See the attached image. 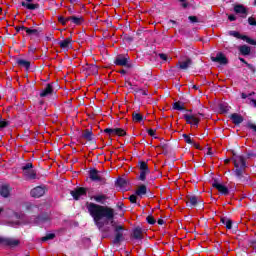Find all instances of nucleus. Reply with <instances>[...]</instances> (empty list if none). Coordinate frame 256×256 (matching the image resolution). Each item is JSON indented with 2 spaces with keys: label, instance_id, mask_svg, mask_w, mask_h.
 <instances>
[{
  "label": "nucleus",
  "instance_id": "9d476101",
  "mask_svg": "<svg viewBox=\"0 0 256 256\" xmlns=\"http://www.w3.org/2000/svg\"><path fill=\"white\" fill-rule=\"evenodd\" d=\"M0 244L7 245L8 247H17V245H19V240L15 239V238L0 237Z\"/></svg>",
  "mask_w": 256,
  "mask_h": 256
},
{
  "label": "nucleus",
  "instance_id": "4d7b16f0",
  "mask_svg": "<svg viewBox=\"0 0 256 256\" xmlns=\"http://www.w3.org/2000/svg\"><path fill=\"white\" fill-rule=\"evenodd\" d=\"M138 93H140V95H147V91H145V90H143V89H142V91H140V92H138Z\"/></svg>",
  "mask_w": 256,
  "mask_h": 256
},
{
  "label": "nucleus",
  "instance_id": "4be33fe9",
  "mask_svg": "<svg viewBox=\"0 0 256 256\" xmlns=\"http://www.w3.org/2000/svg\"><path fill=\"white\" fill-rule=\"evenodd\" d=\"M234 11L235 13H238L240 15H242V17H247V9L243 7V5H236L234 7Z\"/></svg>",
  "mask_w": 256,
  "mask_h": 256
},
{
  "label": "nucleus",
  "instance_id": "c85d7f7f",
  "mask_svg": "<svg viewBox=\"0 0 256 256\" xmlns=\"http://www.w3.org/2000/svg\"><path fill=\"white\" fill-rule=\"evenodd\" d=\"M133 237L134 239H143V231L141 230V228L134 229Z\"/></svg>",
  "mask_w": 256,
  "mask_h": 256
},
{
  "label": "nucleus",
  "instance_id": "774afa93",
  "mask_svg": "<svg viewBox=\"0 0 256 256\" xmlns=\"http://www.w3.org/2000/svg\"><path fill=\"white\" fill-rule=\"evenodd\" d=\"M252 102L254 103V105H256V100H252Z\"/></svg>",
  "mask_w": 256,
  "mask_h": 256
},
{
  "label": "nucleus",
  "instance_id": "ddd939ff",
  "mask_svg": "<svg viewBox=\"0 0 256 256\" xmlns=\"http://www.w3.org/2000/svg\"><path fill=\"white\" fill-rule=\"evenodd\" d=\"M212 186L219 191L222 195H229V188L227 186L219 183V182H214Z\"/></svg>",
  "mask_w": 256,
  "mask_h": 256
},
{
  "label": "nucleus",
  "instance_id": "6e6d98bb",
  "mask_svg": "<svg viewBox=\"0 0 256 256\" xmlns=\"http://www.w3.org/2000/svg\"><path fill=\"white\" fill-rule=\"evenodd\" d=\"M250 129H253L256 132V125L255 124H250Z\"/></svg>",
  "mask_w": 256,
  "mask_h": 256
},
{
  "label": "nucleus",
  "instance_id": "de8ad7c7",
  "mask_svg": "<svg viewBox=\"0 0 256 256\" xmlns=\"http://www.w3.org/2000/svg\"><path fill=\"white\" fill-rule=\"evenodd\" d=\"M188 19H189V21H191V23H197V21H198L196 16H189Z\"/></svg>",
  "mask_w": 256,
  "mask_h": 256
},
{
  "label": "nucleus",
  "instance_id": "6e6552de",
  "mask_svg": "<svg viewBox=\"0 0 256 256\" xmlns=\"http://www.w3.org/2000/svg\"><path fill=\"white\" fill-rule=\"evenodd\" d=\"M229 35H231V37H236V39H242V41H246V43H249V45H256L255 40H253L247 36H243L237 31H230Z\"/></svg>",
  "mask_w": 256,
  "mask_h": 256
},
{
  "label": "nucleus",
  "instance_id": "8fccbe9b",
  "mask_svg": "<svg viewBox=\"0 0 256 256\" xmlns=\"http://www.w3.org/2000/svg\"><path fill=\"white\" fill-rule=\"evenodd\" d=\"M148 135H150V137H155V130L149 129L148 130Z\"/></svg>",
  "mask_w": 256,
  "mask_h": 256
},
{
  "label": "nucleus",
  "instance_id": "bf43d9fd",
  "mask_svg": "<svg viewBox=\"0 0 256 256\" xmlns=\"http://www.w3.org/2000/svg\"><path fill=\"white\" fill-rule=\"evenodd\" d=\"M119 73H121V75H125L127 73V71L125 69H122L119 71Z\"/></svg>",
  "mask_w": 256,
  "mask_h": 256
},
{
  "label": "nucleus",
  "instance_id": "9b49d317",
  "mask_svg": "<svg viewBox=\"0 0 256 256\" xmlns=\"http://www.w3.org/2000/svg\"><path fill=\"white\" fill-rule=\"evenodd\" d=\"M104 133H107L108 135H118V137L125 136V130L121 128H106Z\"/></svg>",
  "mask_w": 256,
  "mask_h": 256
},
{
  "label": "nucleus",
  "instance_id": "79ce46f5",
  "mask_svg": "<svg viewBox=\"0 0 256 256\" xmlns=\"http://www.w3.org/2000/svg\"><path fill=\"white\" fill-rule=\"evenodd\" d=\"M147 223H149V225H155L156 221L155 218H153V216H148L146 218Z\"/></svg>",
  "mask_w": 256,
  "mask_h": 256
},
{
  "label": "nucleus",
  "instance_id": "69168bd1",
  "mask_svg": "<svg viewBox=\"0 0 256 256\" xmlns=\"http://www.w3.org/2000/svg\"><path fill=\"white\" fill-rule=\"evenodd\" d=\"M162 149H167V145L164 144V145L162 146Z\"/></svg>",
  "mask_w": 256,
  "mask_h": 256
},
{
  "label": "nucleus",
  "instance_id": "0eeeda50",
  "mask_svg": "<svg viewBox=\"0 0 256 256\" xmlns=\"http://www.w3.org/2000/svg\"><path fill=\"white\" fill-rule=\"evenodd\" d=\"M211 61L219 63V65H227L229 63V60H227V57L222 52L217 53L216 56H211Z\"/></svg>",
  "mask_w": 256,
  "mask_h": 256
},
{
  "label": "nucleus",
  "instance_id": "a211bd4d",
  "mask_svg": "<svg viewBox=\"0 0 256 256\" xmlns=\"http://www.w3.org/2000/svg\"><path fill=\"white\" fill-rule=\"evenodd\" d=\"M0 195L1 197L7 198L9 195H11V188L9 185H3L0 188Z\"/></svg>",
  "mask_w": 256,
  "mask_h": 256
},
{
  "label": "nucleus",
  "instance_id": "e2e57ef3",
  "mask_svg": "<svg viewBox=\"0 0 256 256\" xmlns=\"http://www.w3.org/2000/svg\"><path fill=\"white\" fill-rule=\"evenodd\" d=\"M192 89H195V90L197 91V89H199V86L193 85V86H192Z\"/></svg>",
  "mask_w": 256,
  "mask_h": 256
},
{
  "label": "nucleus",
  "instance_id": "f03ea898",
  "mask_svg": "<svg viewBox=\"0 0 256 256\" xmlns=\"http://www.w3.org/2000/svg\"><path fill=\"white\" fill-rule=\"evenodd\" d=\"M89 177L91 181H95L96 183H99L100 185H105L107 183V179L101 175V172H99L97 169L93 168L89 171Z\"/></svg>",
  "mask_w": 256,
  "mask_h": 256
},
{
  "label": "nucleus",
  "instance_id": "58836bf2",
  "mask_svg": "<svg viewBox=\"0 0 256 256\" xmlns=\"http://www.w3.org/2000/svg\"><path fill=\"white\" fill-rule=\"evenodd\" d=\"M41 221L43 222L45 220L43 219V217L39 216L37 218L34 217V220H30V221H28V223H36L37 225H39V223H41Z\"/></svg>",
  "mask_w": 256,
  "mask_h": 256
},
{
  "label": "nucleus",
  "instance_id": "2eb2a0df",
  "mask_svg": "<svg viewBox=\"0 0 256 256\" xmlns=\"http://www.w3.org/2000/svg\"><path fill=\"white\" fill-rule=\"evenodd\" d=\"M59 47H61L64 51H69L71 49V38H66L60 42H58Z\"/></svg>",
  "mask_w": 256,
  "mask_h": 256
},
{
  "label": "nucleus",
  "instance_id": "f3484780",
  "mask_svg": "<svg viewBox=\"0 0 256 256\" xmlns=\"http://www.w3.org/2000/svg\"><path fill=\"white\" fill-rule=\"evenodd\" d=\"M91 199H94L96 203H101V205H105V202L107 201L108 197L105 194H97L94 195Z\"/></svg>",
  "mask_w": 256,
  "mask_h": 256
},
{
  "label": "nucleus",
  "instance_id": "7ed1b4c3",
  "mask_svg": "<svg viewBox=\"0 0 256 256\" xmlns=\"http://www.w3.org/2000/svg\"><path fill=\"white\" fill-rule=\"evenodd\" d=\"M203 117L202 113L199 114H185L184 119L188 125H194V127H199V121Z\"/></svg>",
  "mask_w": 256,
  "mask_h": 256
},
{
  "label": "nucleus",
  "instance_id": "393cba45",
  "mask_svg": "<svg viewBox=\"0 0 256 256\" xmlns=\"http://www.w3.org/2000/svg\"><path fill=\"white\" fill-rule=\"evenodd\" d=\"M219 109L221 113H229V109H231V106L227 102H221L219 104Z\"/></svg>",
  "mask_w": 256,
  "mask_h": 256
},
{
  "label": "nucleus",
  "instance_id": "052dcab7",
  "mask_svg": "<svg viewBox=\"0 0 256 256\" xmlns=\"http://www.w3.org/2000/svg\"><path fill=\"white\" fill-rule=\"evenodd\" d=\"M241 97H242V99H247L248 96H247V94L242 93V94H241Z\"/></svg>",
  "mask_w": 256,
  "mask_h": 256
},
{
  "label": "nucleus",
  "instance_id": "2f4dec72",
  "mask_svg": "<svg viewBox=\"0 0 256 256\" xmlns=\"http://www.w3.org/2000/svg\"><path fill=\"white\" fill-rule=\"evenodd\" d=\"M221 223H223V225L226 226V229H231L232 225H233V221H231V219L229 218H221Z\"/></svg>",
  "mask_w": 256,
  "mask_h": 256
},
{
  "label": "nucleus",
  "instance_id": "0e129e2a",
  "mask_svg": "<svg viewBox=\"0 0 256 256\" xmlns=\"http://www.w3.org/2000/svg\"><path fill=\"white\" fill-rule=\"evenodd\" d=\"M169 23H173V25H175V23L177 22H175L174 20H169Z\"/></svg>",
  "mask_w": 256,
  "mask_h": 256
},
{
  "label": "nucleus",
  "instance_id": "603ef678",
  "mask_svg": "<svg viewBox=\"0 0 256 256\" xmlns=\"http://www.w3.org/2000/svg\"><path fill=\"white\" fill-rule=\"evenodd\" d=\"M159 57L162 61H167V54H159Z\"/></svg>",
  "mask_w": 256,
  "mask_h": 256
},
{
  "label": "nucleus",
  "instance_id": "473e14b6",
  "mask_svg": "<svg viewBox=\"0 0 256 256\" xmlns=\"http://www.w3.org/2000/svg\"><path fill=\"white\" fill-rule=\"evenodd\" d=\"M173 109H175L176 111H184L185 105L183 104V102H175L173 104Z\"/></svg>",
  "mask_w": 256,
  "mask_h": 256
},
{
  "label": "nucleus",
  "instance_id": "338daca9",
  "mask_svg": "<svg viewBox=\"0 0 256 256\" xmlns=\"http://www.w3.org/2000/svg\"><path fill=\"white\" fill-rule=\"evenodd\" d=\"M76 0H70V3H75Z\"/></svg>",
  "mask_w": 256,
  "mask_h": 256
},
{
  "label": "nucleus",
  "instance_id": "72a5a7b5",
  "mask_svg": "<svg viewBox=\"0 0 256 256\" xmlns=\"http://www.w3.org/2000/svg\"><path fill=\"white\" fill-rule=\"evenodd\" d=\"M132 117H133V121H135V123H141V121H143V115H141L139 113H133Z\"/></svg>",
  "mask_w": 256,
  "mask_h": 256
},
{
  "label": "nucleus",
  "instance_id": "5fc2aeb1",
  "mask_svg": "<svg viewBox=\"0 0 256 256\" xmlns=\"http://www.w3.org/2000/svg\"><path fill=\"white\" fill-rule=\"evenodd\" d=\"M192 145H193V147H195L196 149H201V147L199 146V144H197V143H195V142H193Z\"/></svg>",
  "mask_w": 256,
  "mask_h": 256
},
{
  "label": "nucleus",
  "instance_id": "20e7f679",
  "mask_svg": "<svg viewBox=\"0 0 256 256\" xmlns=\"http://www.w3.org/2000/svg\"><path fill=\"white\" fill-rule=\"evenodd\" d=\"M22 171L27 179H37V172L33 170V163H26L22 166Z\"/></svg>",
  "mask_w": 256,
  "mask_h": 256
},
{
  "label": "nucleus",
  "instance_id": "864d4df0",
  "mask_svg": "<svg viewBox=\"0 0 256 256\" xmlns=\"http://www.w3.org/2000/svg\"><path fill=\"white\" fill-rule=\"evenodd\" d=\"M180 1H181V3H182L181 6L184 7V9H186V7H187V5H188V4H187V1H186V0H180Z\"/></svg>",
  "mask_w": 256,
  "mask_h": 256
},
{
  "label": "nucleus",
  "instance_id": "c9c22d12",
  "mask_svg": "<svg viewBox=\"0 0 256 256\" xmlns=\"http://www.w3.org/2000/svg\"><path fill=\"white\" fill-rule=\"evenodd\" d=\"M116 184L118 187H127V180L125 178H118Z\"/></svg>",
  "mask_w": 256,
  "mask_h": 256
},
{
  "label": "nucleus",
  "instance_id": "cd10ccee",
  "mask_svg": "<svg viewBox=\"0 0 256 256\" xmlns=\"http://www.w3.org/2000/svg\"><path fill=\"white\" fill-rule=\"evenodd\" d=\"M41 31L39 29H31L26 27V34L27 35H34V37H39Z\"/></svg>",
  "mask_w": 256,
  "mask_h": 256
},
{
  "label": "nucleus",
  "instance_id": "7c9ffc66",
  "mask_svg": "<svg viewBox=\"0 0 256 256\" xmlns=\"http://www.w3.org/2000/svg\"><path fill=\"white\" fill-rule=\"evenodd\" d=\"M239 51L242 55H249V53H251V48L247 45H242L240 46Z\"/></svg>",
  "mask_w": 256,
  "mask_h": 256
},
{
  "label": "nucleus",
  "instance_id": "bb28decb",
  "mask_svg": "<svg viewBox=\"0 0 256 256\" xmlns=\"http://www.w3.org/2000/svg\"><path fill=\"white\" fill-rule=\"evenodd\" d=\"M22 7H25L26 9H29V11H35L39 7V4H32L27 2L21 3Z\"/></svg>",
  "mask_w": 256,
  "mask_h": 256
},
{
  "label": "nucleus",
  "instance_id": "423d86ee",
  "mask_svg": "<svg viewBox=\"0 0 256 256\" xmlns=\"http://www.w3.org/2000/svg\"><path fill=\"white\" fill-rule=\"evenodd\" d=\"M139 169H140V176L139 179L140 181H145L147 179V175H149V166L145 162H140L139 163Z\"/></svg>",
  "mask_w": 256,
  "mask_h": 256
},
{
  "label": "nucleus",
  "instance_id": "13d9d810",
  "mask_svg": "<svg viewBox=\"0 0 256 256\" xmlns=\"http://www.w3.org/2000/svg\"><path fill=\"white\" fill-rule=\"evenodd\" d=\"M163 223H165V221L163 219L158 220V225H163Z\"/></svg>",
  "mask_w": 256,
  "mask_h": 256
},
{
  "label": "nucleus",
  "instance_id": "39448f33",
  "mask_svg": "<svg viewBox=\"0 0 256 256\" xmlns=\"http://www.w3.org/2000/svg\"><path fill=\"white\" fill-rule=\"evenodd\" d=\"M70 195H72L75 201H79L81 197H84L85 195H87V189L84 187L76 188L75 190H72L70 192Z\"/></svg>",
  "mask_w": 256,
  "mask_h": 256
},
{
  "label": "nucleus",
  "instance_id": "f704fd0d",
  "mask_svg": "<svg viewBox=\"0 0 256 256\" xmlns=\"http://www.w3.org/2000/svg\"><path fill=\"white\" fill-rule=\"evenodd\" d=\"M55 238V233H48L44 237L41 238V241H52Z\"/></svg>",
  "mask_w": 256,
  "mask_h": 256
},
{
  "label": "nucleus",
  "instance_id": "a18cd8bd",
  "mask_svg": "<svg viewBox=\"0 0 256 256\" xmlns=\"http://www.w3.org/2000/svg\"><path fill=\"white\" fill-rule=\"evenodd\" d=\"M129 201L132 203H137V195L133 194L129 197Z\"/></svg>",
  "mask_w": 256,
  "mask_h": 256
},
{
  "label": "nucleus",
  "instance_id": "f257e3e1",
  "mask_svg": "<svg viewBox=\"0 0 256 256\" xmlns=\"http://www.w3.org/2000/svg\"><path fill=\"white\" fill-rule=\"evenodd\" d=\"M86 209L99 231L107 233L109 229L105 228V225L111 223L116 233L114 243L117 244L123 241V226H115V221H113V219H115V210H113V208L93 202H87Z\"/></svg>",
  "mask_w": 256,
  "mask_h": 256
},
{
  "label": "nucleus",
  "instance_id": "ea45409f",
  "mask_svg": "<svg viewBox=\"0 0 256 256\" xmlns=\"http://www.w3.org/2000/svg\"><path fill=\"white\" fill-rule=\"evenodd\" d=\"M128 85L130 86V89H132V91H134L135 93H139L140 91H143L142 88H140L139 86H133V84L128 83Z\"/></svg>",
  "mask_w": 256,
  "mask_h": 256
},
{
  "label": "nucleus",
  "instance_id": "e433bc0d",
  "mask_svg": "<svg viewBox=\"0 0 256 256\" xmlns=\"http://www.w3.org/2000/svg\"><path fill=\"white\" fill-rule=\"evenodd\" d=\"M245 168H236L235 175L238 179H243V171Z\"/></svg>",
  "mask_w": 256,
  "mask_h": 256
},
{
  "label": "nucleus",
  "instance_id": "3c124183",
  "mask_svg": "<svg viewBox=\"0 0 256 256\" xmlns=\"http://www.w3.org/2000/svg\"><path fill=\"white\" fill-rule=\"evenodd\" d=\"M229 21H237V17L235 15L231 14L228 16Z\"/></svg>",
  "mask_w": 256,
  "mask_h": 256
},
{
  "label": "nucleus",
  "instance_id": "6ab92c4d",
  "mask_svg": "<svg viewBox=\"0 0 256 256\" xmlns=\"http://www.w3.org/2000/svg\"><path fill=\"white\" fill-rule=\"evenodd\" d=\"M192 63L193 62L191 61V59H187L185 61H179L177 63V67H179V69L187 70L188 67H191Z\"/></svg>",
  "mask_w": 256,
  "mask_h": 256
},
{
  "label": "nucleus",
  "instance_id": "c03bdc74",
  "mask_svg": "<svg viewBox=\"0 0 256 256\" xmlns=\"http://www.w3.org/2000/svg\"><path fill=\"white\" fill-rule=\"evenodd\" d=\"M248 23H249V25L255 26V25H256V20H255V18L249 17V18H248Z\"/></svg>",
  "mask_w": 256,
  "mask_h": 256
},
{
  "label": "nucleus",
  "instance_id": "412c9836",
  "mask_svg": "<svg viewBox=\"0 0 256 256\" xmlns=\"http://www.w3.org/2000/svg\"><path fill=\"white\" fill-rule=\"evenodd\" d=\"M16 63L18 65V67H24V69H26V71H29V69L31 67V62H29L27 60L17 59Z\"/></svg>",
  "mask_w": 256,
  "mask_h": 256
},
{
  "label": "nucleus",
  "instance_id": "680f3d73",
  "mask_svg": "<svg viewBox=\"0 0 256 256\" xmlns=\"http://www.w3.org/2000/svg\"><path fill=\"white\" fill-rule=\"evenodd\" d=\"M239 60L241 61V63H244L245 65H247V61H245L243 58H239Z\"/></svg>",
  "mask_w": 256,
  "mask_h": 256
},
{
  "label": "nucleus",
  "instance_id": "f8f14e48",
  "mask_svg": "<svg viewBox=\"0 0 256 256\" xmlns=\"http://www.w3.org/2000/svg\"><path fill=\"white\" fill-rule=\"evenodd\" d=\"M233 161H234V167L245 169L246 164H245V158H243V156H234Z\"/></svg>",
  "mask_w": 256,
  "mask_h": 256
},
{
  "label": "nucleus",
  "instance_id": "09e8293b",
  "mask_svg": "<svg viewBox=\"0 0 256 256\" xmlns=\"http://www.w3.org/2000/svg\"><path fill=\"white\" fill-rule=\"evenodd\" d=\"M246 67H248V69H250V71H252L253 73H255V66L249 63H246Z\"/></svg>",
  "mask_w": 256,
  "mask_h": 256
},
{
  "label": "nucleus",
  "instance_id": "b1692460",
  "mask_svg": "<svg viewBox=\"0 0 256 256\" xmlns=\"http://www.w3.org/2000/svg\"><path fill=\"white\" fill-rule=\"evenodd\" d=\"M83 139H86V141H93V132L89 129H86L82 133Z\"/></svg>",
  "mask_w": 256,
  "mask_h": 256
},
{
  "label": "nucleus",
  "instance_id": "aec40b11",
  "mask_svg": "<svg viewBox=\"0 0 256 256\" xmlns=\"http://www.w3.org/2000/svg\"><path fill=\"white\" fill-rule=\"evenodd\" d=\"M137 197H140V199H143L144 195H147V186L140 185L136 190Z\"/></svg>",
  "mask_w": 256,
  "mask_h": 256
},
{
  "label": "nucleus",
  "instance_id": "37998d69",
  "mask_svg": "<svg viewBox=\"0 0 256 256\" xmlns=\"http://www.w3.org/2000/svg\"><path fill=\"white\" fill-rule=\"evenodd\" d=\"M8 125H9V122H8V121L1 120V121H0V130H1V129H4V127H7Z\"/></svg>",
  "mask_w": 256,
  "mask_h": 256
},
{
  "label": "nucleus",
  "instance_id": "5701e85b",
  "mask_svg": "<svg viewBox=\"0 0 256 256\" xmlns=\"http://www.w3.org/2000/svg\"><path fill=\"white\" fill-rule=\"evenodd\" d=\"M230 119L232 120L234 125H241V122L243 121V116H241L237 113H234L231 115Z\"/></svg>",
  "mask_w": 256,
  "mask_h": 256
},
{
  "label": "nucleus",
  "instance_id": "a19ab883",
  "mask_svg": "<svg viewBox=\"0 0 256 256\" xmlns=\"http://www.w3.org/2000/svg\"><path fill=\"white\" fill-rule=\"evenodd\" d=\"M184 140L186 143H188V145H192L193 140L191 139V137H189V135L187 134H183Z\"/></svg>",
  "mask_w": 256,
  "mask_h": 256
},
{
  "label": "nucleus",
  "instance_id": "4c0bfd02",
  "mask_svg": "<svg viewBox=\"0 0 256 256\" xmlns=\"http://www.w3.org/2000/svg\"><path fill=\"white\" fill-rule=\"evenodd\" d=\"M58 21L59 23H61V25H67L68 21H69V17L65 18L63 16L58 17Z\"/></svg>",
  "mask_w": 256,
  "mask_h": 256
},
{
  "label": "nucleus",
  "instance_id": "c756f323",
  "mask_svg": "<svg viewBox=\"0 0 256 256\" xmlns=\"http://www.w3.org/2000/svg\"><path fill=\"white\" fill-rule=\"evenodd\" d=\"M197 205V196H190L187 201L188 207H195Z\"/></svg>",
  "mask_w": 256,
  "mask_h": 256
},
{
  "label": "nucleus",
  "instance_id": "1a4fd4ad",
  "mask_svg": "<svg viewBox=\"0 0 256 256\" xmlns=\"http://www.w3.org/2000/svg\"><path fill=\"white\" fill-rule=\"evenodd\" d=\"M30 195L35 199H39V197H43L45 195V186H37L33 188L30 192Z\"/></svg>",
  "mask_w": 256,
  "mask_h": 256
},
{
  "label": "nucleus",
  "instance_id": "49530a36",
  "mask_svg": "<svg viewBox=\"0 0 256 256\" xmlns=\"http://www.w3.org/2000/svg\"><path fill=\"white\" fill-rule=\"evenodd\" d=\"M26 29H27V27H25V26H17L16 27L17 33L21 32V31H26Z\"/></svg>",
  "mask_w": 256,
  "mask_h": 256
},
{
  "label": "nucleus",
  "instance_id": "a878e982",
  "mask_svg": "<svg viewBox=\"0 0 256 256\" xmlns=\"http://www.w3.org/2000/svg\"><path fill=\"white\" fill-rule=\"evenodd\" d=\"M68 21H71L74 25H81L83 23V17L70 16L68 17Z\"/></svg>",
  "mask_w": 256,
  "mask_h": 256
},
{
  "label": "nucleus",
  "instance_id": "dca6fc26",
  "mask_svg": "<svg viewBox=\"0 0 256 256\" xmlns=\"http://www.w3.org/2000/svg\"><path fill=\"white\" fill-rule=\"evenodd\" d=\"M53 93V85L47 84L46 87L41 91L40 97H49Z\"/></svg>",
  "mask_w": 256,
  "mask_h": 256
},
{
  "label": "nucleus",
  "instance_id": "4468645a",
  "mask_svg": "<svg viewBox=\"0 0 256 256\" xmlns=\"http://www.w3.org/2000/svg\"><path fill=\"white\" fill-rule=\"evenodd\" d=\"M115 65H119L120 67H127V63H129V58L118 55L114 61Z\"/></svg>",
  "mask_w": 256,
  "mask_h": 256
}]
</instances>
